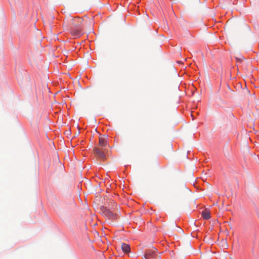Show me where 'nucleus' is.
<instances>
[{"label": "nucleus", "instance_id": "f257e3e1", "mask_svg": "<svg viewBox=\"0 0 259 259\" xmlns=\"http://www.w3.org/2000/svg\"><path fill=\"white\" fill-rule=\"evenodd\" d=\"M68 21L72 35L75 37L80 36L82 34L83 19L79 17H70Z\"/></svg>", "mask_w": 259, "mask_h": 259}, {"label": "nucleus", "instance_id": "f03ea898", "mask_svg": "<svg viewBox=\"0 0 259 259\" xmlns=\"http://www.w3.org/2000/svg\"><path fill=\"white\" fill-rule=\"evenodd\" d=\"M107 137L102 136L99 137L98 147L94 148V153L98 158L104 160L107 153Z\"/></svg>", "mask_w": 259, "mask_h": 259}, {"label": "nucleus", "instance_id": "7ed1b4c3", "mask_svg": "<svg viewBox=\"0 0 259 259\" xmlns=\"http://www.w3.org/2000/svg\"><path fill=\"white\" fill-rule=\"evenodd\" d=\"M157 252V249L154 247L147 249L144 255L145 259H152L154 257Z\"/></svg>", "mask_w": 259, "mask_h": 259}, {"label": "nucleus", "instance_id": "20e7f679", "mask_svg": "<svg viewBox=\"0 0 259 259\" xmlns=\"http://www.w3.org/2000/svg\"><path fill=\"white\" fill-rule=\"evenodd\" d=\"M110 208L112 209L111 207ZM103 210H104L103 213L108 218L110 219H115L116 218V215L111 209L103 207Z\"/></svg>", "mask_w": 259, "mask_h": 259}, {"label": "nucleus", "instance_id": "39448f33", "mask_svg": "<svg viewBox=\"0 0 259 259\" xmlns=\"http://www.w3.org/2000/svg\"><path fill=\"white\" fill-rule=\"evenodd\" d=\"M121 247L122 251L125 253H128L131 251L130 245L127 244L123 243L121 244Z\"/></svg>", "mask_w": 259, "mask_h": 259}, {"label": "nucleus", "instance_id": "423d86ee", "mask_svg": "<svg viewBox=\"0 0 259 259\" xmlns=\"http://www.w3.org/2000/svg\"><path fill=\"white\" fill-rule=\"evenodd\" d=\"M201 214L203 219L205 220H208L210 218V212L207 209H205L204 210H203L201 212Z\"/></svg>", "mask_w": 259, "mask_h": 259}, {"label": "nucleus", "instance_id": "0eeeda50", "mask_svg": "<svg viewBox=\"0 0 259 259\" xmlns=\"http://www.w3.org/2000/svg\"><path fill=\"white\" fill-rule=\"evenodd\" d=\"M236 59H237V60H239V61H241V60H242V59L243 57L240 58H239V59L238 57H236Z\"/></svg>", "mask_w": 259, "mask_h": 259}]
</instances>
